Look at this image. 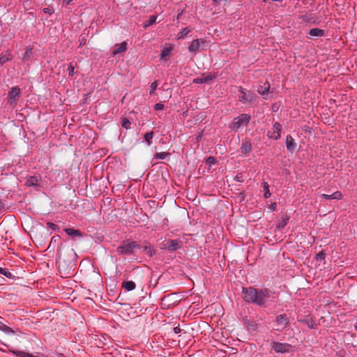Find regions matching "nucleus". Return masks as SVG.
Segmentation results:
<instances>
[{
    "instance_id": "nucleus-1",
    "label": "nucleus",
    "mask_w": 357,
    "mask_h": 357,
    "mask_svg": "<svg viewBox=\"0 0 357 357\" xmlns=\"http://www.w3.org/2000/svg\"><path fill=\"white\" fill-rule=\"evenodd\" d=\"M243 298L249 303H255L258 306H264L268 298L270 297L269 291L267 289H257L254 287H243Z\"/></svg>"
},
{
    "instance_id": "nucleus-2",
    "label": "nucleus",
    "mask_w": 357,
    "mask_h": 357,
    "mask_svg": "<svg viewBox=\"0 0 357 357\" xmlns=\"http://www.w3.org/2000/svg\"><path fill=\"white\" fill-rule=\"evenodd\" d=\"M250 121V116L246 114H242L234 118L229 128L235 132H237L241 128L246 126Z\"/></svg>"
},
{
    "instance_id": "nucleus-3",
    "label": "nucleus",
    "mask_w": 357,
    "mask_h": 357,
    "mask_svg": "<svg viewBox=\"0 0 357 357\" xmlns=\"http://www.w3.org/2000/svg\"><path fill=\"white\" fill-rule=\"evenodd\" d=\"M139 245L135 241L126 240L122 242L116 250L120 255H130L133 252L134 250Z\"/></svg>"
},
{
    "instance_id": "nucleus-4",
    "label": "nucleus",
    "mask_w": 357,
    "mask_h": 357,
    "mask_svg": "<svg viewBox=\"0 0 357 357\" xmlns=\"http://www.w3.org/2000/svg\"><path fill=\"white\" fill-rule=\"evenodd\" d=\"M181 241L178 240L166 239L160 244V249L173 252L178 250L181 246Z\"/></svg>"
},
{
    "instance_id": "nucleus-5",
    "label": "nucleus",
    "mask_w": 357,
    "mask_h": 357,
    "mask_svg": "<svg viewBox=\"0 0 357 357\" xmlns=\"http://www.w3.org/2000/svg\"><path fill=\"white\" fill-rule=\"evenodd\" d=\"M238 91L241 93V96H239V100L241 102L243 103H248L255 100L256 95L253 93L245 90L241 86L239 87Z\"/></svg>"
},
{
    "instance_id": "nucleus-6",
    "label": "nucleus",
    "mask_w": 357,
    "mask_h": 357,
    "mask_svg": "<svg viewBox=\"0 0 357 357\" xmlns=\"http://www.w3.org/2000/svg\"><path fill=\"white\" fill-rule=\"evenodd\" d=\"M271 347L277 353L284 354L290 351L291 345L287 343L273 342Z\"/></svg>"
},
{
    "instance_id": "nucleus-7",
    "label": "nucleus",
    "mask_w": 357,
    "mask_h": 357,
    "mask_svg": "<svg viewBox=\"0 0 357 357\" xmlns=\"http://www.w3.org/2000/svg\"><path fill=\"white\" fill-rule=\"evenodd\" d=\"M216 77H217V73H206V74H202L200 77L194 79L193 83H195V84L209 83L211 81L215 79Z\"/></svg>"
},
{
    "instance_id": "nucleus-8",
    "label": "nucleus",
    "mask_w": 357,
    "mask_h": 357,
    "mask_svg": "<svg viewBox=\"0 0 357 357\" xmlns=\"http://www.w3.org/2000/svg\"><path fill=\"white\" fill-rule=\"evenodd\" d=\"M282 126L280 123L276 122L271 131H268L267 135L270 139H278L280 137V131Z\"/></svg>"
},
{
    "instance_id": "nucleus-9",
    "label": "nucleus",
    "mask_w": 357,
    "mask_h": 357,
    "mask_svg": "<svg viewBox=\"0 0 357 357\" xmlns=\"http://www.w3.org/2000/svg\"><path fill=\"white\" fill-rule=\"evenodd\" d=\"M20 93L19 86H13L8 93V100L10 105L15 104Z\"/></svg>"
},
{
    "instance_id": "nucleus-10",
    "label": "nucleus",
    "mask_w": 357,
    "mask_h": 357,
    "mask_svg": "<svg viewBox=\"0 0 357 357\" xmlns=\"http://www.w3.org/2000/svg\"><path fill=\"white\" fill-rule=\"evenodd\" d=\"M277 325L278 326V330L284 328L289 324V319L285 314H279L276 317Z\"/></svg>"
},
{
    "instance_id": "nucleus-11",
    "label": "nucleus",
    "mask_w": 357,
    "mask_h": 357,
    "mask_svg": "<svg viewBox=\"0 0 357 357\" xmlns=\"http://www.w3.org/2000/svg\"><path fill=\"white\" fill-rule=\"evenodd\" d=\"M201 43H204V40L202 39L193 40L188 47L189 52L193 54H196L199 48Z\"/></svg>"
},
{
    "instance_id": "nucleus-12",
    "label": "nucleus",
    "mask_w": 357,
    "mask_h": 357,
    "mask_svg": "<svg viewBox=\"0 0 357 357\" xmlns=\"http://www.w3.org/2000/svg\"><path fill=\"white\" fill-rule=\"evenodd\" d=\"M127 50V43L126 42H123L120 44H117L115 45L112 54L113 56H116L117 54L126 52Z\"/></svg>"
},
{
    "instance_id": "nucleus-13",
    "label": "nucleus",
    "mask_w": 357,
    "mask_h": 357,
    "mask_svg": "<svg viewBox=\"0 0 357 357\" xmlns=\"http://www.w3.org/2000/svg\"><path fill=\"white\" fill-rule=\"evenodd\" d=\"M286 146L287 149L290 152H292L296 147V144L294 142V139L290 135H288L286 137Z\"/></svg>"
},
{
    "instance_id": "nucleus-14",
    "label": "nucleus",
    "mask_w": 357,
    "mask_h": 357,
    "mask_svg": "<svg viewBox=\"0 0 357 357\" xmlns=\"http://www.w3.org/2000/svg\"><path fill=\"white\" fill-rule=\"evenodd\" d=\"M321 197L326 199H336L340 200L342 197V194L340 191H336L333 192L332 195H326V194H321L320 195Z\"/></svg>"
},
{
    "instance_id": "nucleus-15",
    "label": "nucleus",
    "mask_w": 357,
    "mask_h": 357,
    "mask_svg": "<svg viewBox=\"0 0 357 357\" xmlns=\"http://www.w3.org/2000/svg\"><path fill=\"white\" fill-rule=\"evenodd\" d=\"M324 31L320 29L314 28L312 29L309 31V37L313 38V37H321L324 35Z\"/></svg>"
},
{
    "instance_id": "nucleus-16",
    "label": "nucleus",
    "mask_w": 357,
    "mask_h": 357,
    "mask_svg": "<svg viewBox=\"0 0 357 357\" xmlns=\"http://www.w3.org/2000/svg\"><path fill=\"white\" fill-rule=\"evenodd\" d=\"M13 59V55L10 51L8 50L4 55H1L0 56V64L3 65L8 61H10Z\"/></svg>"
},
{
    "instance_id": "nucleus-17",
    "label": "nucleus",
    "mask_w": 357,
    "mask_h": 357,
    "mask_svg": "<svg viewBox=\"0 0 357 357\" xmlns=\"http://www.w3.org/2000/svg\"><path fill=\"white\" fill-rule=\"evenodd\" d=\"M65 232L73 237L75 236H82L81 232L77 229H74L72 228H67L64 229Z\"/></svg>"
},
{
    "instance_id": "nucleus-18",
    "label": "nucleus",
    "mask_w": 357,
    "mask_h": 357,
    "mask_svg": "<svg viewBox=\"0 0 357 357\" xmlns=\"http://www.w3.org/2000/svg\"><path fill=\"white\" fill-rule=\"evenodd\" d=\"M269 89L270 84L268 82H266L264 84V86H261L260 89H258V93L264 96L265 95H267V92L268 91Z\"/></svg>"
},
{
    "instance_id": "nucleus-19",
    "label": "nucleus",
    "mask_w": 357,
    "mask_h": 357,
    "mask_svg": "<svg viewBox=\"0 0 357 357\" xmlns=\"http://www.w3.org/2000/svg\"><path fill=\"white\" fill-rule=\"evenodd\" d=\"M135 283L132 281H126L123 282V287L127 291H132L135 289Z\"/></svg>"
},
{
    "instance_id": "nucleus-20",
    "label": "nucleus",
    "mask_w": 357,
    "mask_h": 357,
    "mask_svg": "<svg viewBox=\"0 0 357 357\" xmlns=\"http://www.w3.org/2000/svg\"><path fill=\"white\" fill-rule=\"evenodd\" d=\"M32 53H33L32 47H26L25 52L22 56V59L23 61H27L32 55Z\"/></svg>"
},
{
    "instance_id": "nucleus-21",
    "label": "nucleus",
    "mask_w": 357,
    "mask_h": 357,
    "mask_svg": "<svg viewBox=\"0 0 357 357\" xmlns=\"http://www.w3.org/2000/svg\"><path fill=\"white\" fill-rule=\"evenodd\" d=\"M153 137V132H147L144 136V141L147 144L148 146H150L152 144Z\"/></svg>"
},
{
    "instance_id": "nucleus-22",
    "label": "nucleus",
    "mask_w": 357,
    "mask_h": 357,
    "mask_svg": "<svg viewBox=\"0 0 357 357\" xmlns=\"http://www.w3.org/2000/svg\"><path fill=\"white\" fill-rule=\"evenodd\" d=\"M251 148H252L251 144L248 142H246L243 144V145L241 148V153L243 154H245L248 152L250 151Z\"/></svg>"
},
{
    "instance_id": "nucleus-23",
    "label": "nucleus",
    "mask_w": 357,
    "mask_h": 357,
    "mask_svg": "<svg viewBox=\"0 0 357 357\" xmlns=\"http://www.w3.org/2000/svg\"><path fill=\"white\" fill-rule=\"evenodd\" d=\"M190 32V29L188 27L182 29L177 34L178 39L183 38L187 34Z\"/></svg>"
},
{
    "instance_id": "nucleus-24",
    "label": "nucleus",
    "mask_w": 357,
    "mask_h": 357,
    "mask_svg": "<svg viewBox=\"0 0 357 357\" xmlns=\"http://www.w3.org/2000/svg\"><path fill=\"white\" fill-rule=\"evenodd\" d=\"M38 180L36 177L31 176L26 181V185L28 186H36L38 185Z\"/></svg>"
},
{
    "instance_id": "nucleus-25",
    "label": "nucleus",
    "mask_w": 357,
    "mask_h": 357,
    "mask_svg": "<svg viewBox=\"0 0 357 357\" xmlns=\"http://www.w3.org/2000/svg\"><path fill=\"white\" fill-rule=\"evenodd\" d=\"M262 188L264 190V197L265 198H268L271 197V192L269 191V185L268 184V183L266 182H264L262 183Z\"/></svg>"
},
{
    "instance_id": "nucleus-26",
    "label": "nucleus",
    "mask_w": 357,
    "mask_h": 357,
    "mask_svg": "<svg viewBox=\"0 0 357 357\" xmlns=\"http://www.w3.org/2000/svg\"><path fill=\"white\" fill-rule=\"evenodd\" d=\"M157 19V16L155 15H151L149 18V20L144 24V27L146 28L149 26H151L155 23Z\"/></svg>"
},
{
    "instance_id": "nucleus-27",
    "label": "nucleus",
    "mask_w": 357,
    "mask_h": 357,
    "mask_svg": "<svg viewBox=\"0 0 357 357\" xmlns=\"http://www.w3.org/2000/svg\"><path fill=\"white\" fill-rule=\"evenodd\" d=\"M0 330L6 334H14L15 333V331L10 327L7 326L3 324L0 327Z\"/></svg>"
},
{
    "instance_id": "nucleus-28",
    "label": "nucleus",
    "mask_w": 357,
    "mask_h": 357,
    "mask_svg": "<svg viewBox=\"0 0 357 357\" xmlns=\"http://www.w3.org/2000/svg\"><path fill=\"white\" fill-rule=\"evenodd\" d=\"M169 153H167V152H160V153H155V158L156 159H161V160H163V159H165L167 155H169Z\"/></svg>"
},
{
    "instance_id": "nucleus-29",
    "label": "nucleus",
    "mask_w": 357,
    "mask_h": 357,
    "mask_svg": "<svg viewBox=\"0 0 357 357\" xmlns=\"http://www.w3.org/2000/svg\"><path fill=\"white\" fill-rule=\"evenodd\" d=\"M171 50L169 48H165L162 50L160 54L161 59H165L170 54Z\"/></svg>"
},
{
    "instance_id": "nucleus-30",
    "label": "nucleus",
    "mask_w": 357,
    "mask_h": 357,
    "mask_svg": "<svg viewBox=\"0 0 357 357\" xmlns=\"http://www.w3.org/2000/svg\"><path fill=\"white\" fill-rule=\"evenodd\" d=\"M130 121L127 119H123L122 121V127H123L126 129L130 128Z\"/></svg>"
},
{
    "instance_id": "nucleus-31",
    "label": "nucleus",
    "mask_w": 357,
    "mask_h": 357,
    "mask_svg": "<svg viewBox=\"0 0 357 357\" xmlns=\"http://www.w3.org/2000/svg\"><path fill=\"white\" fill-rule=\"evenodd\" d=\"M289 218L287 217L283 218L282 220L278 223V227L282 228L284 227L288 222Z\"/></svg>"
},
{
    "instance_id": "nucleus-32",
    "label": "nucleus",
    "mask_w": 357,
    "mask_h": 357,
    "mask_svg": "<svg viewBox=\"0 0 357 357\" xmlns=\"http://www.w3.org/2000/svg\"><path fill=\"white\" fill-rule=\"evenodd\" d=\"M324 259H325V253L324 251H321L316 255L317 260L322 261V260H324Z\"/></svg>"
},
{
    "instance_id": "nucleus-33",
    "label": "nucleus",
    "mask_w": 357,
    "mask_h": 357,
    "mask_svg": "<svg viewBox=\"0 0 357 357\" xmlns=\"http://www.w3.org/2000/svg\"><path fill=\"white\" fill-rule=\"evenodd\" d=\"M157 87H158V82L157 81H154L151 84L150 94L153 93L154 91L157 89Z\"/></svg>"
},
{
    "instance_id": "nucleus-34",
    "label": "nucleus",
    "mask_w": 357,
    "mask_h": 357,
    "mask_svg": "<svg viewBox=\"0 0 357 357\" xmlns=\"http://www.w3.org/2000/svg\"><path fill=\"white\" fill-rule=\"evenodd\" d=\"M234 179H235L236 181H238V182H243V181H244V179H243V174H242L241 173L238 174L235 176Z\"/></svg>"
},
{
    "instance_id": "nucleus-35",
    "label": "nucleus",
    "mask_w": 357,
    "mask_h": 357,
    "mask_svg": "<svg viewBox=\"0 0 357 357\" xmlns=\"http://www.w3.org/2000/svg\"><path fill=\"white\" fill-rule=\"evenodd\" d=\"M206 162L211 166L212 165H214L215 162V159L213 157H209L206 160Z\"/></svg>"
},
{
    "instance_id": "nucleus-36",
    "label": "nucleus",
    "mask_w": 357,
    "mask_h": 357,
    "mask_svg": "<svg viewBox=\"0 0 357 357\" xmlns=\"http://www.w3.org/2000/svg\"><path fill=\"white\" fill-rule=\"evenodd\" d=\"M154 108L155 110H160L164 108V105L159 102L155 105Z\"/></svg>"
},
{
    "instance_id": "nucleus-37",
    "label": "nucleus",
    "mask_w": 357,
    "mask_h": 357,
    "mask_svg": "<svg viewBox=\"0 0 357 357\" xmlns=\"http://www.w3.org/2000/svg\"><path fill=\"white\" fill-rule=\"evenodd\" d=\"M68 70L69 71V75L70 76H73L75 68H74V67L73 66L72 64H70V66H68Z\"/></svg>"
},
{
    "instance_id": "nucleus-38",
    "label": "nucleus",
    "mask_w": 357,
    "mask_h": 357,
    "mask_svg": "<svg viewBox=\"0 0 357 357\" xmlns=\"http://www.w3.org/2000/svg\"><path fill=\"white\" fill-rule=\"evenodd\" d=\"M47 226L49 228H50L51 229H53V230H55L57 227V226L52 222H47Z\"/></svg>"
},
{
    "instance_id": "nucleus-39",
    "label": "nucleus",
    "mask_w": 357,
    "mask_h": 357,
    "mask_svg": "<svg viewBox=\"0 0 357 357\" xmlns=\"http://www.w3.org/2000/svg\"><path fill=\"white\" fill-rule=\"evenodd\" d=\"M302 19L306 22H311L312 18H311L309 15H303L302 16Z\"/></svg>"
},
{
    "instance_id": "nucleus-40",
    "label": "nucleus",
    "mask_w": 357,
    "mask_h": 357,
    "mask_svg": "<svg viewBox=\"0 0 357 357\" xmlns=\"http://www.w3.org/2000/svg\"><path fill=\"white\" fill-rule=\"evenodd\" d=\"M43 12H44L45 13H47V14H50V15H51V14H52V10H51V9H50V8H43Z\"/></svg>"
},
{
    "instance_id": "nucleus-41",
    "label": "nucleus",
    "mask_w": 357,
    "mask_h": 357,
    "mask_svg": "<svg viewBox=\"0 0 357 357\" xmlns=\"http://www.w3.org/2000/svg\"><path fill=\"white\" fill-rule=\"evenodd\" d=\"M181 329L178 326H176V327L174 328V332L176 334H178V333H181Z\"/></svg>"
},
{
    "instance_id": "nucleus-42",
    "label": "nucleus",
    "mask_w": 357,
    "mask_h": 357,
    "mask_svg": "<svg viewBox=\"0 0 357 357\" xmlns=\"http://www.w3.org/2000/svg\"><path fill=\"white\" fill-rule=\"evenodd\" d=\"M0 273L7 276V271H6V269H4L1 267H0Z\"/></svg>"
},
{
    "instance_id": "nucleus-43",
    "label": "nucleus",
    "mask_w": 357,
    "mask_h": 357,
    "mask_svg": "<svg viewBox=\"0 0 357 357\" xmlns=\"http://www.w3.org/2000/svg\"><path fill=\"white\" fill-rule=\"evenodd\" d=\"M271 208L272 210H275V208H276V204L275 203H273L271 205Z\"/></svg>"
},
{
    "instance_id": "nucleus-44",
    "label": "nucleus",
    "mask_w": 357,
    "mask_h": 357,
    "mask_svg": "<svg viewBox=\"0 0 357 357\" xmlns=\"http://www.w3.org/2000/svg\"><path fill=\"white\" fill-rule=\"evenodd\" d=\"M73 0H62L66 4H69Z\"/></svg>"
},
{
    "instance_id": "nucleus-45",
    "label": "nucleus",
    "mask_w": 357,
    "mask_h": 357,
    "mask_svg": "<svg viewBox=\"0 0 357 357\" xmlns=\"http://www.w3.org/2000/svg\"><path fill=\"white\" fill-rule=\"evenodd\" d=\"M181 14H182V13H178V14L177 15V17H176V19H177V20L180 19V17H181Z\"/></svg>"
},
{
    "instance_id": "nucleus-46",
    "label": "nucleus",
    "mask_w": 357,
    "mask_h": 357,
    "mask_svg": "<svg viewBox=\"0 0 357 357\" xmlns=\"http://www.w3.org/2000/svg\"><path fill=\"white\" fill-rule=\"evenodd\" d=\"M354 328L357 331V321L355 323Z\"/></svg>"
},
{
    "instance_id": "nucleus-47",
    "label": "nucleus",
    "mask_w": 357,
    "mask_h": 357,
    "mask_svg": "<svg viewBox=\"0 0 357 357\" xmlns=\"http://www.w3.org/2000/svg\"><path fill=\"white\" fill-rule=\"evenodd\" d=\"M221 0H213V1L215 2V3H218L220 2Z\"/></svg>"
}]
</instances>
